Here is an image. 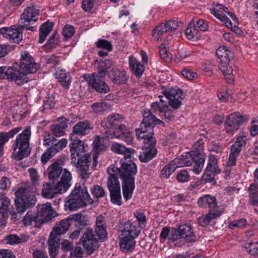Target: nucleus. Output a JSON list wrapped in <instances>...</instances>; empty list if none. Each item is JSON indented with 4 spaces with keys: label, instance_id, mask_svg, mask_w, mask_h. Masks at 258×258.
I'll return each instance as SVG.
<instances>
[{
    "label": "nucleus",
    "instance_id": "nucleus-1",
    "mask_svg": "<svg viewBox=\"0 0 258 258\" xmlns=\"http://www.w3.org/2000/svg\"><path fill=\"white\" fill-rule=\"evenodd\" d=\"M131 158L121 159V166L119 168L116 167L115 171L122 181V194L126 201L132 197L135 187L134 176L137 173V165Z\"/></svg>",
    "mask_w": 258,
    "mask_h": 258
},
{
    "label": "nucleus",
    "instance_id": "nucleus-2",
    "mask_svg": "<svg viewBox=\"0 0 258 258\" xmlns=\"http://www.w3.org/2000/svg\"><path fill=\"white\" fill-rule=\"evenodd\" d=\"M70 147L72 162L78 169V173L82 179H88L91 157L86 152L84 144L81 140H75L70 144Z\"/></svg>",
    "mask_w": 258,
    "mask_h": 258
},
{
    "label": "nucleus",
    "instance_id": "nucleus-3",
    "mask_svg": "<svg viewBox=\"0 0 258 258\" xmlns=\"http://www.w3.org/2000/svg\"><path fill=\"white\" fill-rule=\"evenodd\" d=\"M143 119L140 124V127L136 129V134L139 139L143 140V142H150L156 143V139L153 137L155 123L161 122L150 111L144 110Z\"/></svg>",
    "mask_w": 258,
    "mask_h": 258
},
{
    "label": "nucleus",
    "instance_id": "nucleus-4",
    "mask_svg": "<svg viewBox=\"0 0 258 258\" xmlns=\"http://www.w3.org/2000/svg\"><path fill=\"white\" fill-rule=\"evenodd\" d=\"M93 200L91 198L87 187L80 185H76L71 194L68 197L65 206L71 211H74L78 209L91 205Z\"/></svg>",
    "mask_w": 258,
    "mask_h": 258
},
{
    "label": "nucleus",
    "instance_id": "nucleus-5",
    "mask_svg": "<svg viewBox=\"0 0 258 258\" xmlns=\"http://www.w3.org/2000/svg\"><path fill=\"white\" fill-rule=\"evenodd\" d=\"M135 222L127 221L124 223L121 230V236L119 242L120 248L123 252L132 251L136 244L135 238L140 234Z\"/></svg>",
    "mask_w": 258,
    "mask_h": 258
},
{
    "label": "nucleus",
    "instance_id": "nucleus-6",
    "mask_svg": "<svg viewBox=\"0 0 258 258\" xmlns=\"http://www.w3.org/2000/svg\"><path fill=\"white\" fill-rule=\"evenodd\" d=\"M15 195V205L17 212L20 214L33 207L37 202L33 188L30 186L20 187L16 191Z\"/></svg>",
    "mask_w": 258,
    "mask_h": 258
},
{
    "label": "nucleus",
    "instance_id": "nucleus-7",
    "mask_svg": "<svg viewBox=\"0 0 258 258\" xmlns=\"http://www.w3.org/2000/svg\"><path fill=\"white\" fill-rule=\"evenodd\" d=\"M31 127L27 126L16 138L14 144L13 156L16 160H21L28 157L31 152L29 140Z\"/></svg>",
    "mask_w": 258,
    "mask_h": 258
},
{
    "label": "nucleus",
    "instance_id": "nucleus-8",
    "mask_svg": "<svg viewBox=\"0 0 258 258\" xmlns=\"http://www.w3.org/2000/svg\"><path fill=\"white\" fill-rule=\"evenodd\" d=\"M3 79L14 82L19 86H22L29 81L26 74L21 72L18 69L7 67H0V80Z\"/></svg>",
    "mask_w": 258,
    "mask_h": 258
},
{
    "label": "nucleus",
    "instance_id": "nucleus-9",
    "mask_svg": "<svg viewBox=\"0 0 258 258\" xmlns=\"http://www.w3.org/2000/svg\"><path fill=\"white\" fill-rule=\"evenodd\" d=\"M105 238L93 232L92 229H87L85 233L80 238L79 242L88 254L92 253L99 247V242L103 241Z\"/></svg>",
    "mask_w": 258,
    "mask_h": 258
},
{
    "label": "nucleus",
    "instance_id": "nucleus-10",
    "mask_svg": "<svg viewBox=\"0 0 258 258\" xmlns=\"http://www.w3.org/2000/svg\"><path fill=\"white\" fill-rule=\"evenodd\" d=\"M70 177L69 173H66L64 177L61 179L62 180L60 182L51 184L46 183L43 184L42 189V195L46 198H53L55 195L59 194H61L66 192L69 188V185L66 181Z\"/></svg>",
    "mask_w": 258,
    "mask_h": 258
},
{
    "label": "nucleus",
    "instance_id": "nucleus-11",
    "mask_svg": "<svg viewBox=\"0 0 258 258\" xmlns=\"http://www.w3.org/2000/svg\"><path fill=\"white\" fill-rule=\"evenodd\" d=\"M20 71L25 73L27 77L28 74L35 73L40 68V64L35 62L34 59L27 51L21 53Z\"/></svg>",
    "mask_w": 258,
    "mask_h": 258
},
{
    "label": "nucleus",
    "instance_id": "nucleus-12",
    "mask_svg": "<svg viewBox=\"0 0 258 258\" xmlns=\"http://www.w3.org/2000/svg\"><path fill=\"white\" fill-rule=\"evenodd\" d=\"M47 172L48 178L52 182V184L60 182L62 180V177H64V175L66 173H69L70 177L68 179H66L67 180L66 181H68V185L69 187H70L72 175L68 170L63 169L58 163L54 162L50 165L47 170Z\"/></svg>",
    "mask_w": 258,
    "mask_h": 258
},
{
    "label": "nucleus",
    "instance_id": "nucleus-13",
    "mask_svg": "<svg viewBox=\"0 0 258 258\" xmlns=\"http://www.w3.org/2000/svg\"><path fill=\"white\" fill-rule=\"evenodd\" d=\"M247 121L245 116L241 115L239 112L230 114L226 119L225 122V132L229 134H233L237 131L240 126Z\"/></svg>",
    "mask_w": 258,
    "mask_h": 258
},
{
    "label": "nucleus",
    "instance_id": "nucleus-14",
    "mask_svg": "<svg viewBox=\"0 0 258 258\" xmlns=\"http://www.w3.org/2000/svg\"><path fill=\"white\" fill-rule=\"evenodd\" d=\"M218 163V159L214 155L209 154L207 166L202 176L203 181L206 182H212L214 180L215 176L221 173Z\"/></svg>",
    "mask_w": 258,
    "mask_h": 258
},
{
    "label": "nucleus",
    "instance_id": "nucleus-15",
    "mask_svg": "<svg viewBox=\"0 0 258 258\" xmlns=\"http://www.w3.org/2000/svg\"><path fill=\"white\" fill-rule=\"evenodd\" d=\"M163 94L168 100L169 105L173 109L179 108L181 104L183 92L180 89L175 87L163 92Z\"/></svg>",
    "mask_w": 258,
    "mask_h": 258
},
{
    "label": "nucleus",
    "instance_id": "nucleus-16",
    "mask_svg": "<svg viewBox=\"0 0 258 258\" xmlns=\"http://www.w3.org/2000/svg\"><path fill=\"white\" fill-rule=\"evenodd\" d=\"M201 141L202 140L198 141L195 145L196 150L191 151L186 155H182L180 157L174 159L178 160L176 163L180 164L179 167L184 166H189L195 161L196 157H197L200 152L203 150L204 146L201 143Z\"/></svg>",
    "mask_w": 258,
    "mask_h": 258
},
{
    "label": "nucleus",
    "instance_id": "nucleus-17",
    "mask_svg": "<svg viewBox=\"0 0 258 258\" xmlns=\"http://www.w3.org/2000/svg\"><path fill=\"white\" fill-rule=\"evenodd\" d=\"M179 26V22L174 20H169L165 23H162L156 26L153 30V36L156 41L160 39V38L164 34L174 31Z\"/></svg>",
    "mask_w": 258,
    "mask_h": 258
},
{
    "label": "nucleus",
    "instance_id": "nucleus-18",
    "mask_svg": "<svg viewBox=\"0 0 258 258\" xmlns=\"http://www.w3.org/2000/svg\"><path fill=\"white\" fill-rule=\"evenodd\" d=\"M36 215L40 223L47 222L56 216V212L52 209L49 203L38 205Z\"/></svg>",
    "mask_w": 258,
    "mask_h": 258
},
{
    "label": "nucleus",
    "instance_id": "nucleus-19",
    "mask_svg": "<svg viewBox=\"0 0 258 258\" xmlns=\"http://www.w3.org/2000/svg\"><path fill=\"white\" fill-rule=\"evenodd\" d=\"M106 134L107 138L120 139L127 144H130L133 141L132 134L126 128L124 125H119L117 131H106Z\"/></svg>",
    "mask_w": 258,
    "mask_h": 258
},
{
    "label": "nucleus",
    "instance_id": "nucleus-20",
    "mask_svg": "<svg viewBox=\"0 0 258 258\" xmlns=\"http://www.w3.org/2000/svg\"><path fill=\"white\" fill-rule=\"evenodd\" d=\"M143 143L142 151L140 152L139 158L141 162L146 163L155 157L157 154V149L155 147L156 143L150 142Z\"/></svg>",
    "mask_w": 258,
    "mask_h": 258
},
{
    "label": "nucleus",
    "instance_id": "nucleus-21",
    "mask_svg": "<svg viewBox=\"0 0 258 258\" xmlns=\"http://www.w3.org/2000/svg\"><path fill=\"white\" fill-rule=\"evenodd\" d=\"M0 33L4 37L17 43H19L23 38L21 28H16L15 26L10 28H2L0 30Z\"/></svg>",
    "mask_w": 258,
    "mask_h": 258
},
{
    "label": "nucleus",
    "instance_id": "nucleus-22",
    "mask_svg": "<svg viewBox=\"0 0 258 258\" xmlns=\"http://www.w3.org/2000/svg\"><path fill=\"white\" fill-rule=\"evenodd\" d=\"M123 119V117L121 114L113 113L108 115L106 118L102 120L100 124L105 128H112L117 131L119 125H122L120 123Z\"/></svg>",
    "mask_w": 258,
    "mask_h": 258
},
{
    "label": "nucleus",
    "instance_id": "nucleus-23",
    "mask_svg": "<svg viewBox=\"0 0 258 258\" xmlns=\"http://www.w3.org/2000/svg\"><path fill=\"white\" fill-rule=\"evenodd\" d=\"M197 203L200 207L208 208L209 212L222 211L217 205L216 198L210 195H206L200 197Z\"/></svg>",
    "mask_w": 258,
    "mask_h": 258
},
{
    "label": "nucleus",
    "instance_id": "nucleus-24",
    "mask_svg": "<svg viewBox=\"0 0 258 258\" xmlns=\"http://www.w3.org/2000/svg\"><path fill=\"white\" fill-rule=\"evenodd\" d=\"M111 61L109 59L100 61L97 67L98 72L86 76L85 79H92V77H93L96 80H103L106 76L108 75L109 72L108 70L111 67Z\"/></svg>",
    "mask_w": 258,
    "mask_h": 258
},
{
    "label": "nucleus",
    "instance_id": "nucleus-25",
    "mask_svg": "<svg viewBox=\"0 0 258 258\" xmlns=\"http://www.w3.org/2000/svg\"><path fill=\"white\" fill-rule=\"evenodd\" d=\"M38 16L39 11L34 6L27 7L21 15L19 23L26 24L36 22L38 19Z\"/></svg>",
    "mask_w": 258,
    "mask_h": 258
},
{
    "label": "nucleus",
    "instance_id": "nucleus-26",
    "mask_svg": "<svg viewBox=\"0 0 258 258\" xmlns=\"http://www.w3.org/2000/svg\"><path fill=\"white\" fill-rule=\"evenodd\" d=\"M111 82L115 84L123 85L127 81L126 72L117 68H112L108 73Z\"/></svg>",
    "mask_w": 258,
    "mask_h": 258
},
{
    "label": "nucleus",
    "instance_id": "nucleus-27",
    "mask_svg": "<svg viewBox=\"0 0 258 258\" xmlns=\"http://www.w3.org/2000/svg\"><path fill=\"white\" fill-rule=\"evenodd\" d=\"M116 170V167L113 165H110L107 168V172L109 176L107 181V186L109 191L111 188L113 190L117 189V187L118 189L120 188V182L117 177L119 175L115 171Z\"/></svg>",
    "mask_w": 258,
    "mask_h": 258
},
{
    "label": "nucleus",
    "instance_id": "nucleus-28",
    "mask_svg": "<svg viewBox=\"0 0 258 258\" xmlns=\"http://www.w3.org/2000/svg\"><path fill=\"white\" fill-rule=\"evenodd\" d=\"M178 232L180 233V237L183 238L187 243H193L196 241V236L189 224L180 225L178 228Z\"/></svg>",
    "mask_w": 258,
    "mask_h": 258
},
{
    "label": "nucleus",
    "instance_id": "nucleus-29",
    "mask_svg": "<svg viewBox=\"0 0 258 258\" xmlns=\"http://www.w3.org/2000/svg\"><path fill=\"white\" fill-rule=\"evenodd\" d=\"M69 219H64L61 220L59 223L56 224L55 227L53 228L52 231L50 233V237H56L60 238L61 234H64L69 229L71 225Z\"/></svg>",
    "mask_w": 258,
    "mask_h": 258
},
{
    "label": "nucleus",
    "instance_id": "nucleus-30",
    "mask_svg": "<svg viewBox=\"0 0 258 258\" xmlns=\"http://www.w3.org/2000/svg\"><path fill=\"white\" fill-rule=\"evenodd\" d=\"M90 87L93 88L97 92L100 93L106 94L109 92L110 88L103 80H96L92 77V79H86Z\"/></svg>",
    "mask_w": 258,
    "mask_h": 258
},
{
    "label": "nucleus",
    "instance_id": "nucleus-31",
    "mask_svg": "<svg viewBox=\"0 0 258 258\" xmlns=\"http://www.w3.org/2000/svg\"><path fill=\"white\" fill-rule=\"evenodd\" d=\"M129 66L132 73L137 78H140L145 71V67L133 56L129 58Z\"/></svg>",
    "mask_w": 258,
    "mask_h": 258
},
{
    "label": "nucleus",
    "instance_id": "nucleus-32",
    "mask_svg": "<svg viewBox=\"0 0 258 258\" xmlns=\"http://www.w3.org/2000/svg\"><path fill=\"white\" fill-rule=\"evenodd\" d=\"M111 150L116 154L123 155V158L132 157V155H134L135 152L132 148H126L124 146L117 143H113L111 144Z\"/></svg>",
    "mask_w": 258,
    "mask_h": 258
},
{
    "label": "nucleus",
    "instance_id": "nucleus-33",
    "mask_svg": "<svg viewBox=\"0 0 258 258\" xmlns=\"http://www.w3.org/2000/svg\"><path fill=\"white\" fill-rule=\"evenodd\" d=\"M93 128L88 120L79 121L73 127V133L76 135L85 136L89 134Z\"/></svg>",
    "mask_w": 258,
    "mask_h": 258
},
{
    "label": "nucleus",
    "instance_id": "nucleus-34",
    "mask_svg": "<svg viewBox=\"0 0 258 258\" xmlns=\"http://www.w3.org/2000/svg\"><path fill=\"white\" fill-rule=\"evenodd\" d=\"M93 232L105 239L106 238L107 232L105 219L101 215L96 217V224Z\"/></svg>",
    "mask_w": 258,
    "mask_h": 258
},
{
    "label": "nucleus",
    "instance_id": "nucleus-35",
    "mask_svg": "<svg viewBox=\"0 0 258 258\" xmlns=\"http://www.w3.org/2000/svg\"><path fill=\"white\" fill-rule=\"evenodd\" d=\"M22 128L20 127H17L9 132H1L0 133V158L3 155L4 145L9 141L10 138L13 137L16 134L19 133Z\"/></svg>",
    "mask_w": 258,
    "mask_h": 258
},
{
    "label": "nucleus",
    "instance_id": "nucleus-36",
    "mask_svg": "<svg viewBox=\"0 0 258 258\" xmlns=\"http://www.w3.org/2000/svg\"><path fill=\"white\" fill-rule=\"evenodd\" d=\"M229 61H219V68L225 76L227 82L232 83L234 81V75L232 74L233 69L229 65Z\"/></svg>",
    "mask_w": 258,
    "mask_h": 258
},
{
    "label": "nucleus",
    "instance_id": "nucleus-37",
    "mask_svg": "<svg viewBox=\"0 0 258 258\" xmlns=\"http://www.w3.org/2000/svg\"><path fill=\"white\" fill-rule=\"evenodd\" d=\"M55 76L64 89H69L72 82L69 74L67 73L65 70H60L56 72Z\"/></svg>",
    "mask_w": 258,
    "mask_h": 258
},
{
    "label": "nucleus",
    "instance_id": "nucleus-38",
    "mask_svg": "<svg viewBox=\"0 0 258 258\" xmlns=\"http://www.w3.org/2000/svg\"><path fill=\"white\" fill-rule=\"evenodd\" d=\"M60 238L53 236L51 237L50 235L48 241L49 253L51 258H56L57 255L59 244Z\"/></svg>",
    "mask_w": 258,
    "mask_h": 258
},
{
    "label": "nucleus",
    "instance_id": "nucleus-39",
    "mask_svg": "<svg viewBox=\"0 0 258 258\" xmlns=\"http://www.w3.org/2000/svg\"><path fill=\"white\" fill-rule=\"evenodd\" d=\"M160 99L159 102H154L152 103L151 109L150 111L153 113L158 114L160 115L163 111H165V109L169 108V105L163 100V96H159ZM149 111V110H148Z\"/></svg>",
    "mask_w": 258,
    "mask_h": 258
},
{
    "label": "nucleus",
    "instance_id": "nucleus-40",
    "mask_svg": "<svg viewBox=\"0 0 258 258\" xmlns=\"http://www.w3.org/2000/svg\"><path fill=\"white\" fill-rule=\"evenodd\" d=\"M216 54L219 58V61H230L233 57V53L225 46L219 47L216 51Z\"/></svg>",
    "mask_w": 258,
    "mask_h": 258
},
{
    "label": "nucleus",
    "instance_id": "nucleus-41",
    "mask_svg": "<svg viewBox=\"0 0 258 258\" xmlns=\"http://www.w3.org/2000/svg\"><path fill=\"white\" fill-rule=\"evenodd\" d=\"M178 160H173L166 165L161 171L160 177L162 179H167L179 167L180 164L175 163Z\"/></svg>",
    "mask_w": 258,
    "mask_h": 258
},
{
    "label": "nucleus",
    "instance_id": "nucleus-42",
    "mask_svg": "<svg viewBox=\"0 0 258 258\" xmlns=\"http://www.w3.org/2000/svg\"><path fill=\"white\" fill-rule=\"evenodd\" d=\"M93 150L97 154L102 151L105 150L109 146V142L104 138H100L96 136L93 142Z\"/></svg>",
    "mask_w": 258,
    "mask_h": 258
},
{
    "label": "nucleus",
    "instance_id": "nucleus-43",
    "mask_svg": "<svg viewBox=\"0 0 258 258\" xmlns=\"http://www.w3.org/2000/svg\"><path fill=\"white\" fill-rule=\"evenodd\" d=\"M222 214V211L209 212L208 214L203 215L198 218L199 224L203 227L207 226L214 219H217Z\"/></svg>",
    "mask_w": 258,
    "mask_h": 258
},
{
    "label": "nucleus",
    "instance_id": "nucleus-44",
    "mask_svg": "<svg viewBox=\"0 0 258 258\" xmlns=\"http://www.w3.org/2000/svg\"><path fill=\"white\" fill-rule=\"evenodd\" d=\"M53 26V24L49 21L42 24L39 28V37L38 42L42 43L48 34L51 31Z\"/></svg>",
    "mask_w": 258,
    "mask_h": 258
},
{
    "label": "nucleus",
    "instance_id": "nucleus-45",
    "mask_svg": "<svg viewBox=\"0 0 258 258\" xmlns=\"http://www.w3.org/2000/svg\"><path fill=\"white\" fill-rule=\"evenodd\" d=\"M242 149L232 144L230 147V154L227 162L228 166H234L236 165V160Z\"/></svg>",
    "mask_w": 258,
    "mask_h": 258
},
{
    "label": "nucleus",
    "instance_id": "nucleus-46",
    "mask_svg": "<svg viewBox=\"0 0 258 258\" xmlns=\"http://www.w3.org/2000/svg\"><path fill=\"white\" fill-rule=\"evenodd\" d=\"M248 190L250 205L258 206V184L251 183Z\"/></svg>",
    "mask_w": 258,
    "mask_h": 258
},
{
    "label": "nucleus",
    "instance_id": "nucleus-47",
    "mask_svg": "<svg viewBox=\"0 0 258 258\" xmlns=\"http://www.w3.org/2000/svg\"><path fill=\"white\" fill-rule=\"evenodd\" d=\"M28 238V236L22 234L19 236L16 234H10L5 237L7 243L11 245L18 244L26 242Z\"/></svg>",
    "mask_w": 258,
    "mask_h": 258
},
{
    "label": "nucleus",
    "instance_id": "nucleus-48",
    "mask_svg": "<svg viewBox=\"0 0 258 258\" xmlns=\"http://www.w3.org/2000/svg\"><path fill=\"white\" fill-rule=\"evenodd\" d=\"M206 159V155L203 151H201L194 162L193 171L197 174H199L202 171Z\"/></svg>",
    "mask_w": 258,
    "mask_h": 258
},
{
    "label": "nucleus",
    "instance_id": "nucleus-49",
    "mask_svg": "<svg viewBox=\"0 0 258 258\" xmlns=\"http://www.w3.org/2000/svg\"><path fill=\"white\" fill-rule=\"evenodd\" d=\"M67 127L68 123L63 121L52 125L51 130L54 136L61 137L64 135V131Z\"/></svg>",
    "mask_w": 258,
    "mask_h": 258
},
{
    "label": "nucleus",
    "instance_id": "nucleus-50",
    "mask_svg": "<svg viewBox=\"0 0 258 258\" xmlns=\"http://www.w3.org/2000/svg\"><path fill=\"white\" fill-rule=\"evenodd\" d=\"M68 141L67 139H63L59 142H56V140L54 139V141L51 143V145L48 149L53 153V155H55L56 153L62 150L64 148Z\"/></svg>",
    "mask_w": 258,
    "mask_h": 258
},
{
    "label": "nucleus",
    "instance_id": "nucleus-51",
    "mask_svg": "<svg viewBox=\"0 0 258 258\" xmlns=\"http://www.w3.org/2000/svg\"><path fill=\"white\" fill-rule=\"evenodd\" d=\"M185 34L187 38L191 40L198 39L200 35L198 30L195 27L194 24H190L185 31Z\"/></svg>",
    "mask_w": 258,
    "mask_h": 258
},
{
    "label": "nucleus",
    "instance_id": "nucleus-52",
    "mask_svg": "<svg viewBox=\"0 0 258 258\" xmlns=\"http://www.w3.org/2000/svg\"><path fill=\"white\" fill-rule=\"evenodd\" d=\"M110 197L111 202L114 205L121 206L122 205L121 196L120 192V188L117 189H110Z\"/></svg>",
    "mask_w": 258,
    "mask_h": 258
},
{
    "label": "nucleus",
    "instance_id": "nucleus-53",
    "mask_svg": "<svg viewBox=\"0 0 258 258\" xmlns=\"http://www.w3.org/2000/svg\"><path fill=\"white\" fill-rule=\"evenodd\" d=\"M211 13L218 19H220L226 13H228V8L222 5L217 4L210 9Z\"/></svg>",
    "mask_w": 258,
    "mask_h": 258
},
{
    "label": "nucleus",
    "instance_id": "nucleus-54",
    "mask_svg": "<svg viewBox=\"0 0 258 258\" xmlns=\"http://www.w3.org/2000/svg\"><path fill=\"white\" fill-rule=\"evenodd\" d=\"M22 222L25 226H27L31 225L33 222H35L37 224V223L40 222V221L37 215L32 211H28L24 217ZM35 226H36V225Z\"/></svg>",
    "mask_w": 258,
    "mask_h": 258
},
{
    "label": "nucleus",
    "instance_id": "nucleus-55",
    "mask_svg": "<svg viewBox=\"0 0 258 258\" xmlns=\"http://www.w3.org/2000/svg\"><path fill=\"white\" fill-rule=\"evenodd\" d=\"M92 108L96 113L102 114L110 109V106L104 102H96L92 104Z\"/></svg>",
    "mask_w": 258,
    "mask_h": 258
},
{
    "label": "nucleus",
    "instance_id": "nucleus-56",
    "mask_svg": "<svg viewBox=\"0 0 258 258\" xmlns=\"http://www.w3.org/2000/svg\"><path fill=\"white\" fill-rule=\"evenodd\" d=\"M90 190L91 194L95 199H98L105 196V191L101 186L94 185Z\"/></svg>",
    "mask_w": 258,
    "mask_h": 258
},
{
    "label": "nucleus",
    "instance_id": "nucleus-57",
    "mask_svg": "<svg viewBox=\"0 0 258 258\" xmlns=\"http://www.w3.org/2000/svg\"><path fill=\"white\" fill-rule=\"evenodd\" d=\"M190 176L187 171L185 170H180L176 175V179L179 182L184 183L187 182L190 179Z\"/></svg>",
    "mask_w": 258,
    "mask_h": 258
},
{
    "label": "nucleus",
    "instance_id": "nucleus-58",
    "mask_svg": "<svg viewBox=\"0 0 258 258\" xmlns=\"http://www.w3.org/2000/svg\"><path fill=\"white\" fill-rule=\"evenodd\" d=\"M95 44L98 48H103L109 51L112 49L111 42L105 39H99Z\"/></svg>",
    "mask_w": 258,
    "mask_h": 258
},
{
    "label": "nucleus",
    "instance_id": "nucleus-59",
    "mask_svg": "<svg viewBox=\"0 0 258 258\" xmlns=\"http://www.w3.org/2000/svg\"><path fill=\"white\" fill-rule=\"evenodd\" d=\"M58 37L57 33L55 32L48 39L46 46L49 49H51L55 48L57 44L58 43Z\"/></svg>",
    "mask_w": 258,
    "mask_h": 258
},
{
    "label": "nucleus",
    "instance_id": "nucleus-60",
    "mask_svg": "<svg viewBox=\"0 0 258 258\" xmlns=\"http://www.w3.org/2000/svg\"><path fill=\"white\" fill-rule=\"evenodd\" d=\"M247 225V220L246 219L242 218L239 220H234L231 221L229 224L230 228H233L234 227H238L243 228Z\"/></svg>",
    "mask_w": 258,
    "mask_h": 258
},
{
    "label": "nucleus",
    "instance_id": "nucleus-61",
    "mask_svg": "<svg viewBox=\"0 0 258 258\" xmlns=\"http://www.w3.org/2000/svg\"><path fill=\"white\" fill-rule=\"evenodd\" d=\"M169 52L167 50L165 43H162L159 47V55L163 60L167 61L170 59Z\"/></svg>",
    "mask_w": 258,
    "mask_h": 258
},
{
    "label": "nucleus",
    "instance_id": "nucleus-62",
    "mask_svg": "<svg viewBox=\"0 0 258 258\" xmlns=\"http://www.w3.org/2000/svg\"><path fill=\"white\" fill-rule=\"evenodd\" d=\"M245 248L247 252L251 255L258 253V242L247 243Z\"/></svg>",
    "mask_w": 258,
    "mask_h": 258
},
{
    "label": "nucleus",
    "instance_id": "nucleus-63",
    "mask_svg": "<svg viewBox=\"0 0 258 258\" xmlns=\"http://www.w3.org/2000/svg\"><path fill=\"white\" fill-rule=\"evenodd\" d=\"M12 45L8 44L0 45V58L5 56L9 52L14 49Z\"/></svg>",
    "mask_w": 258,
    "mask_h": 258
},
{
    "label": "nucleus",
    "instance_id": "nucleus-64",
    "mask_svg": "<svg viewBox=\"0 0 258 258\" xmlns=\"http://www.w3.org/2000/svg\"><path fill=\"white\" fill-rule=\"evenodd\" d=\"M160 115L162 119H164L168 121L173 120L174 119L173 111L172 109L167 108L165 111H163Z\"/></svg>",
    "mask_w": 258,
    "mask_h": 258
}]
</instances>
